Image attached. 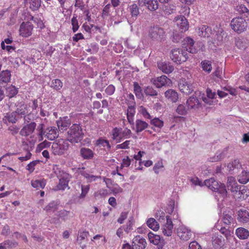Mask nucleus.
<instances>
[{
    "label": "nucleus",
    "instance_id": "obj_19",
    "mask_svg": "<svg viewBox=\"0 0 249 249\" xmlns=\"http://www.w3.org/2000/svg\"><path fill=\"white\" fill-rule=\"evenodd\" d=\"M178 88L181 92L186 94H191L194 90L193 85L183 80L179 82Z\"/></svg>",
    "mask_w": 249,
    "mask_h": 249
},
{
    "label": "nucleus",
    "instance_id": "obj_50",
    "mask_svg": "<svg viewBox=\"0 0 249 249\" xmlns=\"http://www.w3.org/2000/svg\"><path fill=\"white\" fill-rule=\"evenodd\" d=\"M89 235V232L86 231H79L77 236V241L79 242V244L84 240Z\"/></svg>",
    "mask_w": 249,
    "mask_h": 249
},
{
    "label": "nucleus",
    "instance_id": "obj_25",
    "mask_svg": "<svg viewBox=\"0 0 249 249\" xmlns=\"http://www.w3.org/2000/svg\"><path fill=\"white\" fill-rule=\"evenodd\" d=\"M165 97L172 103H176L178 100V95L177 92L172 89H169L164 93Z\"/></svg>",
    "mask_w": 249,
    "mask_h": 249
},
{
    "label": "nucleus",
    "instance_id": "obj_24",
    "mask_svg": "<svg viewBox=\"0 0 249 249\" xmlns=\"http://www.w3.org/2000/svg\"><path fill=\"white\" fill-rule=\"evenodd\" d=\"M218 182L213 178L205 179L203 182V186H205L207 189H209L213 191H215L218 188Z\"/></svg>",
    "mask_w": 249,
    "mask_h": 249
},
{
    "label": "nucleus",
    "instance_id": "obj_10",
    "mask_svg": "<svg viewBox=\"0 0 249 249\" xmlns=\"http://www.w3.org/2000/svg\"><path fill=\"white\" fill-rule=\"evenodd\" d=\"M139 6H145L150 11H155L158 9L159 2L158 0H138Z\"/></svg>",
    "mask_w": 249,
    "mask_h": 249
},
{
    "label": "nucleus",
    "instance_id": "obj_16",
    "mask_svg": "<svg viewBox=\"0 0 249 249\" xmlns=\"http://www.w3.org/2000/svg\"><path fill=\"white\" fill-rule=\"evenodd\" d=\"M233 215V212L231 211H224L223 212L221 220L225 226H229L232 223H234V219Z\"/></svg>",
    "mask_w": 249,
    "mask_h": 249
},
{
    "label": "nucleus",
    "instance_id": "obj_30",
    "mask_svg": "<svg viewBox=\"0 0 249 249\" xmlns=\"http://www.w3.org/2000/svg\"><path fill=\"white\" fill-rule=\"evenodd\" d=\"M71 124V121L66 117L62 120L57 122V125L59 129L61 130H66Z\"/></svg>",
    "mask_w": 249,
    "mask_h": 249
},
{
    "label": "nucleus",
    "instance_id": "obj_21",
    "mask_svg": "<svg viewBox=\"0 0 249 249\" xmlns=\"http://www.w3.org/2000/svg\"><path fill=\"white\" fill-rule=\"evenodd\" d=\"M227 167L229 172L234 174L238 169L242 168V164L238 159H235L228 164Z\"/></svg>",
    "mask_w": 249,
    "mask_h": 249
},
{
    "label": "nucleus",
    "instance_id": "obj_17",
    "mask_svg": "<svg viewBox=\"0 0 249 249\" xmlns=\"http://www.w3.org/2000/svg\"><path fill=\"white\" fill-rule=\"evenodd\" d=\"M36 124L35 122H31L24 125L20 131V134L22 136H28L32 134L35 131Z\"/></svg>",
    "mask_w": 249,
    "mask_h": 249
},
{
    "label": "nucleus",
    "instance_id": "obj_40",
    "mask_svg": "<svg viewBox=\"0 0 249 249\" xmlns=\"http://www.w3.org/2000/svg\"><path fill=\"white\" fill-rule=\"evenodd\" d=\"M134 224V220L133 217H129L128 220L124 226V230L126 233H128L133 230V226Z\"/></svg>",
    "mask_w": 249,
    "mask_h": 249
},
{
    "label": "nucleus",
    "instance_id": "obj_37",
    "mask_svg": "<svg viewBox=\"0 0 249 249\" xmlns=\"http://www.w3.org/2000/svg\"><path fill=\"white\" fill-rule=\"evenodd\" d=\"M148 126V124L141 120H137L136 121V129L137 132H140L144 130Z\"/></svg>",
    "mask_w": 249,
    "mask_h": 249
},
{
    "label": "nucleus",
    "instance_id": "obj_51",
    "mask_svg": "<svg viewBox=\"0 0 249 249\" xmlns=\"http://www.w3.org/2000/svg\"><path fill=\"white\" fill-rule=\"evenodd\" d=\"M151 120V124L154 126L161 128L164 124L163 122L158 118H155Z\"/></svg>",
    "mask_w": 249,
    "mask_h": 249
},
{
    "label": "nucleus",
    "instance_id": "obj_52",
    "mask_svg": "<svg viewBox=\"0 0 249 249\" xmlns=\"http://www.w3.org/2000/svg\"><path fill=\"white\" fill-rule=\"evenodd\" d=\"M212 70V62L209 60L203 61V71L210 73Z\"/></svg>",
    "mask_w": 249,
    "mask_h": 249
},
{
    "label": "nucleus",
    "instance_id": "obj_8",
    "mask_svg": "<svg viewBox=\"0 0 249 249\" xmlns=\"http://www.w3.org/2000/svg\"><path fill=\"white\" fill-rule=\"evenodd\" d=\"M34 26L30 22H23L19 29V35L23 37H28L32 34Z\"/></svg>",
    "mask_w": 249,
    "mask_h": 249
},
{
    "label": "nucleus",
    "instance_id": "obj_57",
    "mask_svg": "<svg viewBox=\"0 0 249 249\" xmlns=\"http://www.w3.org/2000/svg\"><path fill=\"white\" fill-rule=\"evenodd\" d=\"M39 162V161L38 160H34V161H32L31 162H30L26 166V170H27L28 171H29V172L31 173H33L34 172V171L35 170V166L38 164V163Z\"/></svg>",
    "mask_w": 249,
    "mask_h": 249
},
{
    "label": "nucleus",
    "instance_id": "obj_53",
    "mask_svg": "<svg viewBox=\"0 0 249 249\" xmlns=\"http://www.w3.org/2000/svg\"><path fill=\"white\" fill-rule=\"evenodd\" d=\"M44 124H40L37 126L36 129L37 135L38 136L39 140L42 141L43 140V135L44 134Z\"/></svg>",
    "mask_w": 249,
    "mask_h": 249
},
{
    "label": "nucleus",
    "instance_id": "obj_29",
    "mask_svg": "<svg viewBox=\"0 0 249 249\" xmlns=\"http://www.w3.org/2000/svg\"><path fill=\"white\" fill-rule=\"evenodd\" d=\"M207 97L203 98V102L205 103L211 105L213 104V99L214 98L215 96V92L213 91V90L208 88L206 90Z\"/></svg>",
    "mask_w": 249,
    "mask_h": 249
},
{
    "label": "nucleus",
    "instance_id": "obj_28",
    "mask_svg": "<svg viewBox=\"0 0 249 249\" xmlns=\"http://www.w3.org/2000/svg\"><path fill=\"white\" fill-rule=\"evenodd\" d=\"M187 104L189 108H197L200 106V103L198 98L192 96L190 97L187 101Z\"/></svg>",
    "mask_w": 249,
    "mask_h": 249
},
{
    "label": "nucleus",
    "instance_id": "obj_41",
    "mask_svg": "<svg viewBox=\"0 0 249 249\" xmlns=\"http://www.w3.org/2000/svg\"><path fill=\"white\" fill-rule=\"evenodd\" d=\"M18 92V89L15 86L11 85L6 89V93L9 98H12L15 96Z\"/></svg>",
    "mask_w": 249,
    "mask_h": 249
},
{
    "label": "nucleus",
    "instance_id": "obj_27",
    "mask_svg": "<svg viewBox=\"0 0 249 249\" xmlns=\"http://www.w3.org/2000/svg\"><path fill=\"white\" fill-rule=\"evenodd\" d=\"M112 139L117 142L122 141V128L115 127L111 131Z\"/></svg>",
    "mask_w": 249,
    "mask_h": 249
},
{
    "label": "nucleus",
    "instance_id": "obj_1",
    "mask_svg": "<svg viewBox=\"0 0 249 249\" xmlns=\"http://www.w3.org/2000/svg\"><path fill=\"white\" fill-rule=\"evenodd\" d=\"M181 49H175L171 51L170 58L176 63L180 64L185 62L188 58L187 52L191 53H197V49L194 46V41L190 37H186L184 39Z\"/></svg>",
    "mask_w": 249,
    "mask_h": 249
},
{
    "label": "nucleus",
    "instance_id": "obj_26",
    "mask_svg": "<svg viewBox=\"0 0 249 249\" xmlns=\"http://www.w3.org/2000/svg\"><path fill=\"white\" fill-rule=\"evenodd\" d=\"M228 152V148H225L222 151L217 152L214 156L210 158V161L211 162H216L223 159L226 156Z\"/></svg>",
    "mask_w": 249,
    "mask_h": 249
},
{
    "label": "nucleus",
    "instance_id": "obj_9",
    "mask_svg": "<svg viewBox=\"0 0 249 249\" xmlns=\"http://www.w3.org/2000/svg\"><path fill=\"white\" fill-rule=\"evenodd\" d=\"M205 31H203V33H204L205 34L203 35V37L207 38H212L215 32L217 35H221L224 31L220 24L216 25V29H214L213 30H212L211 27L206 25H203Z\"/></svg>",
    "mask_w": 249,
    "mask_h": 249
},
{
    "label": "nucleus",
    "instance_id": "obj_47",
    "mask_svg": "<svg viewBox=\"0 0 249 249\" xmlns=\"http://www.w3.org/2000/svg\"><path fill=\"white\" fill-rule=\"evenodd\" d=\"M5 120H7L9 123H11L12 124L16 123L17 119V114L16 112H13L9 113H7L6 115L5 116Z\"/></svg>",
    "mask_w": 249,
    "mask_h": 249
},
{
    "label": "nucleus",
    "instance_id": "obj_4",
    "mask_svg": "<svg viewBox=\"0 0 249 249\" xmlns=\"http://www.w3.org/2000/svg\"><path fill=\"white\" fill-rule=\"evenodd\" d=\"M69 147V143L67 140L58 139L52 145V153L54 155H62L66 152Z\"/></svg>",
    "mask_w": 249,
    "mask_h": 249
},
{
    "label": "nucleus",
    "instance_id": "obj_18",
    "mask_svg": "<svg viewBox=\"0 0 249 249\" xmlns=\"http://www.w3.org/2000/svg\"><path fill=\"white\" fill-rule=\"evenodd\" d=\"M132 243L134 249H144L147 244L145 239L140 235L135 236Z\"/></svg>",
    "mask_w": 249,
    "mask_h": 249
},
{
    "label": "nucleus",
    "instance_id": "obj_23",
    "mask_svg": "<svg viewBox=\"0 0 249 249\" xmlns=\"http://www.w3.org/2000/svg\"><path fill=\"white\" fill-rule=\"evenodd\" d=\"M238 221L241 223H247L249 221V212L245 209H240L237 212Z\"/></svg>",
    "mask_w": 249,
    "mask_h": 249
},
{
    "label": "nucleus",
    "instance_id": "obj_55",
    "mask_svg": "<svg viewBox=\"0 0 249 249\" xmlns=\"http://www.w3.org/2000/svg\"><path fill=\"white\" fill-rule=\"evenodd\" d=\"M139 111L142 114L143 117L146 119H151L152 117L151 116L149 113L147 111V110L143 106H141L140 107Z\"/></svg>",
    "mask_w": 249,
    "mask_h": 249
},
{
    "label": "nucleus",
    "instance_id": "obj_44",
    "mask_svg": "<svg viewBox=\"0 0 249 249\" xmlns=\"http://www.w3.org/2000/svg\"><path fill=\"white\" fill-rule=\"evenodd\" d=\"M218 188L216 189V192H217L222 197L225 198L227 196V191L226 188V186L224 184L218 183Z\"/></svg>",
    "mask_w": 249,
    "mask_h": 249
},
{
    "label": "nucleus",
    "instance_id": "obj_7",
    "mask_svg": "<svg viewBox=\"0 0 249 249\" xmlns=\"http://www.w3.org/2000/svg\"><path fill=\"white\" fill-rule=\"evenodd\" d=\"M177 236L183 241L189 240L193 236L191 230L184 226H179L177 230Z\"/></svg>",
    "mask_w": 249,
    "mask_h": 249
},
{
    "label": "nucleus",
    "instance_id": "obj_56",
    "mask_svg": "<svg viewBox=\"0 0 249 249\" xmlns=\"http://www.w3.org/2000/svg\"><path fill=\"white\" fill-rule=\"evenodd\" d=\"M108 195V191L106 189H101L98 191L95 192L94 196L96 197L100 196L104 197Z\"/></svg>",
    "mask_w": 249,
    "mask_h": 249
},
{
    "label": "nucleus",
    "instance_id": "obj_33",
    "mask_svg": "<svg viewBox=\"0 0 249 249\" xmlns=\"http://www.w3.org/2000/svg\"><path fill=\"white\" fill-rule=\"evenodd\" d=\"M238 181L242 184H246L249 181V172L245 170L238 176Z\"/></svg>",
    "mask_w": 249,
    "mask_h": 249
},
{
    "label": "nucleus",
    "instance_id": "obj_14",
    "mask_svg": "<svg viewBox=\"0 0 249 249\" xmlns=\"http://www.w3.org/2000/svg\"><path fill=\"white\" fill-rule=\"evenodd\" d=\"M157 66L159 69L166 74L171 73L174 70V66L169 62L160 61L157 63Z\"/></svg>",
    "mask_w": 249,
    "mask_h": 249
},
{
    "label": "nucleus",
    "instance_id": "obj_58",
    "mask_svg": "<svg viewBox=\"0 0 249 249\" xmlns=\"http://www.w3.org/2000/svg\"><path fill=\"white\" fill-rule=\"evenodd\" d=\"M97 143L98 144L101 145L103 147H106L108 150L110 149L111 146L108 140L99 139L97 140Z\"/></svg>",
    "mask_w": 249,
    "mask_h": 249
},
{
    "label": "nucleus",
    "instance_id": "obj_38",
    "mask_svg": "<svg viewBox=\"0 0 249 249\" xmlns=\"http://www.w3.org/2000/svg\"><path fill=\"white\" fill-rule=\"evenodd\" d=\"M134 86V93L136 96L139 99H142L143 97V94L142 93V89L139 84L135 82L133 83Z\"/></svg>",
    "mask_w": 249,
    "mask_h": 249
},
{
    "label": "nucleus",
    "instance_id": "obj_39",
    "mask_svg": "<svg viewBox=\"0 0 249 249\" xmlns=\"http://www.w3.org/2000/svg\"><path fill=\"white\" fill-rule=\"evenodd\" d=\"M216 227L217 229L219 231L220 233L225 236L227 239H228L233 233L229 229H227L225 227H222L219 225H217Z\"/></svg>",
    "mask_w": 249,
    "mask_h": 249
},
{
    "label": "nucleus",
    "instance_id": "obj_13",
    "mask_svg": "<svg viewBox=\"0 0 249 249\" xmlns=\"http://www.w3.org/2000/svg\"><path fill=\"white\" fill-rule=\"evenodd\" d=\"M227 187L229 190L233 193L240 191L241 186L238 185L235 178L231 176L227 178Z\"/></svg>",
    "mask_w": 249,
    "mask_h": 249
},
{
    "label": "nucleus",
    "instance_id": "obj_36",
    "mask_svg": "<svg viewBox=\"0 0 249 249\" xmlns=\"http://www.w3.org/2000/svg\"><path fill=\"white\" fill-rule=\"evenodd\" d=\"M146 224L148 227L154 231H157L159 229L160 226L158 222L153 218H149Z\"/></svg>",
    "mask_w": 249,
    "mask_h": 249
},
{
    "label": "nucleus",
    "instance_id": "obj_5",
    "mask_svg": "<svg viewBox=\"0 0 249 249\" xmlns=\"http://www.w3.org/2000/svg\"><path fill=\"white\" fill-rule=\"evenodd\" d=\"M149 36L153 40L161 41L165 39L166 35L163 28L156 26L150 28Z\"/></svg>",
    "mask_w": 249,
    "mask_h": 249
},
{
    "label": "nucleus",
    "instance_id": "obj_6",
    "mask_svg": "<svg viewBox=\"0 0 249 249\" xmlns=\"http://www.w3.org/2000/svg\"><path fill=\"white\" fill-rule=\"evenodd\" d=\"M231 25L235 32L241 33L246 30L247 27V23L244 18L238 17L232 19Z\"/></svg>",
    "mask_w": 249,
    "mask_h": 249
},
{
    "label": "nucleus",
    "instance_id": "obj_54",
    "mask_svg": "<svg viewBox=\"0 0 249 249\" xmlns=\"http://www.w3.org/2000/svg\"><path fill=\"white\" fill-rule=\"evenodd\" d=\"M81 174L84 178L88 179L89 182L95 181L97 179L101 178V176L90 175L86 172H83Z\"/></svg>",
    "mask_w": 249,
    "mask_h": 249
},
{
    "label": "nucleus",
    "instance_id": "obj_61",
    "mask_svg": "<svg viewBox=\"0 0 249 249\" xmlns=\"http://www.w3.org/2000/svg\"><path fill=\"white\" fill-rule=\"evenodd\" d=\"M5 247H7L8 248H16L18 245V242L16 241H12L10 240H6L4 241L3 242Z\"/></svg>",
    "mask_w": 249,
    "mask_h": 249
},
{
    "label": "nucleus",
    "instance_id": "obj_43",
    "mask_svg": "<svg viewBox=\"0 0 249 249\" xmlns=\"http://www.w3.org/2000/svg\"><path fill=\"white\" fill-rule=\"evenodd\" d=\"M236 11L240 14L247 16L249 14V10L244 4H239L236 6Z\"/></svg>",
    "mask_w": 249,
    "mask_h": 249
},
{
    "label": "nucleus",
    "instance_id": "obj_20",
    "mask_svg": "<svg viewBox=\"0 0 249 249\" xmlns=\"http://www.w3.org/2000/svg\"><path fill=\"white\" fill-rule=\"evenodd\" d=\"M173 224L172 221L169 217L166 218V223L162 228V231L164 235L170 236L173 233Z\"/></svg>",
    "mask_w": 249,
    "mask_h": 249
},
{
    "label": "nucleus",
    "instance_id": "obj_46",
    "mask_svg": "<svg viewBox=\"0 0 249 249\" xmlns=\"http://www.w3.org/2000/svg\"><path fill=\"white\" fill-rule=\"evenodd\" d=\"M41 0H31L30 1V8L32 11L37 10L41 5Z\"/></svg>",
    "mask_w": 249,
    "mask_h": 249
},
{
    "label": "nucleus",
    "instance_id": "obj_62",
    "mask_svg": "<svg viewBox=\"0 0 249 249\" xmlns=\"http://www.w3.org/2000/svg\"><path fill=\"white\" fill-rule=\"evenodd\" d=\"M57 209V206L53 203H50L44 209L47 212H54Z\"/></svg>",
    "mask_w": 249,
    "mask_h": 249
},
{
    "label": "nucleus",
    "instance_id": "obj_11",
    "mask_svg": "<svg viewBox=\"0 0 249 249\" xmlns=\"http://www.w3.org/2000/svg\"><path fill=\"white\" fill-rule=\"evenodd\" d=\"M152 82L153 85L158 88H160L163 86H169L172 83L171 79L164 75L153 79Z\"/></svg>",
    "mask_w": 249,
    "mask_h": 249
},
{
    "label": "nucleus",
    "instance_id": "obj_15",
    "mask_svg": "<svg viewBox=\"0 0 249 249\" xmlns=\"http://www.w3.org/2000/svg\"><path fill=\"white\" fill-rule=\"evenodd\" d=\"M225 239L221 235L215 233L212 237V243L215 249H220L225 245Z\"/></svg>",
    "mask_w": 249,
    "mask_h": 249
},
{
    "label": "nucleus",
    "instance_id": "obj_31",
    "mask_svg": "<svg viewBox=\"0 0 249 249\" xmlns=\"http://www.w3.org/2000/svg\"><path fill=\"white\" fill-rule=\"evenodd\" d=\"M236 234L239 238L246 239L249 236V231L248 230L241 227L236 229Z\"/></svg>",
    "mask_w": 249,
    "mask_h": 249
},
{
    "label": "nucleus",
    "instance_id": "obj_3",
    "mask_svg": "<svg viewBox=\"0 0 249 249\" xmlns=\"http://www.w3.org/2000/svg\"><path fill=\"white\" fill-rule=\"evenodd\" d=\"M67 140L71 143H78L82 139L83 133L79 124H73L67 132Z\"/></svg>",
    "mask_w": 249,
    "mask_h": 249
},
{
    "label": "nucleus",
    "instance_id": "obj_32",
    "mask_svg": "<svg viewBox=\"0 0 249 249\" xmlns=\"http://www.w3.org/2000/svg\"><path fill=\"white\" fill-rule=\"evenodd\" d=\"M31 185L33 187L36 188V189H43L46 184V180L44 178L40 179H36L31 181Z\"/></svg>",
    "mask_w": 249,
    "mask_h": 249
},
{
    "label": "nucleus",
    "instance_id": "obj_59",
    "mask_svg": "<svg viewBox=\"0 0 249 249\" xmlns=\"http://www.w3.org/2000/svg\"><path fill=\"white\" fill-rule=\"evenodd\" d=\"M89 190V185H81V194L80 195L79 197L80 198H84L87 194L88 193Z\"/></svg>",
    "mask_w": 249,
    "mask_h": 249
},
{
    "label": "nucleus",
    "instance_id": "obj_60",
    "mask_svg": "<svg viewBox=\"0 0 249 249\" xmlns=\"http://www.w3.org/2000/svg\"><path fill=\"white\" fill-rule=\"evenodd\" d=\"M110 4H107L103 8L102 13V17L103 18H105L108 17L110 15Z\"/></svg>",
    "mask_w": 249,
    "mask_h": 249
},
{
    "label": "nucleus",
    "instance_id": "obj_64",
    "mask_svg": "<svg viewBox=\"0 0 249 249\" xmlns=\"http://www.w3.org/2000/svg\"><path fill=\"white\" fill-rule=\"evenodd\" d=\"M130 129L125 128L124 130L122 128V140L125 139H128L130 137L131 135Z\"/></svg>",
    "mask_w": 249,
    "mask_h": 249
},
{
    "label": "nucleus",
    "instance_id": "obj_42",
    "mask_svg": "<svg viewBox=\"0 0 249 249\" xmlns=\"http://www.w3.org/2000/svg\"><path fill=\"white\" fill-rule=\"evenodd\" d=\"M63 86L62 82L59 79L52 80L51 87L57 91L59 90Z\"/></svg>",
    "mask_w": 249,
    "mask_h": 249
},
{
    "label": "nucleus",
    "instance_id": "obj_48",
    "mask_svg": "<svg viewBox=\"0 0 249 249\" xmlns=\"http://www.w3.org/2000/svg\"><path fill=\"white\" fill-rule=\"evenodd\" d=\"M129 10L132 17H137L140 13L137 4L133 3L129 6Z\"/></svg>",
    "mask_w": 249,
    "mask_h": 249
},
{
    "label": "nucleus",
    "instance_id": "obj_49",
    "mask_svg": "<svg viewBox=\"0 0 249 249\" xmlns=\"http://www.w3.org/2000/svg\"><path fill=\"white\" fill-rule=\"evenodd\" d=\"M144 92L146 95L150 96H156L158 95V92L151 87H147L144 90Z\"/></svg>",
    "mask_w": 249,
    "mask_h": 249
},
{
    "label": "nucleus",
    "instance_id": "obj_63",
    "mask_svg": "<svg viewBox=\"0 0 249 249\" xmlns=\"http://www.w3.org/2000/svg\"><path fill=\"white\" fill-rule=\"evenodd\" d=\"M131 162V160L128 156L124 157L122 160L121 168L122 169L124 167H128L130 165Z\"/></svg>",
    "mask_w": 249,
    "mask_h": 249
},
{
    "label": "nucleus",
    "instance_id": "obj_22",
    "mask_svg": "<svg viewBox=\"0 0 249 249\" xmlns=\"http://www.w3.org/2000/svg\"><path fill=\"white\" fill-rule=\"evenodd\" d=\"M45 132V136L48 140L51 141L54 140L58 136L57 129L54 126L48 127Z\"/></svg>",
    "mask_w": 249,
    "mask_h": 249
},
{
    "label": "nucleus",
    "instance_id": "obj_12",
    "mask_svg": "<svg viewBox=\"0 0 249 249\" xmlns=\"http://www.w3.org/2000/svg\"><path fill=\"white\" fill-rule=\"evenodd\" d=\"M177 25L181 32H184L188 30L189 24L187 19L183 16H179L175 18Z\"/></svg>",
    "mask_w": 249,
    "mask_h": 249
},
{
    "label": "nucleus",
    "instance_id": "obj_2",
    "mask_svg": "<svg viewBox=\"0 0 249 249\" xmlns=\"http://www.w3.org/2000/svg\"><path fill=\"white\" fill-rule=\"evenodd\" d=\"M54 173L59 178V183L57 185V188L58 190H64L68 186V183L70 181L71 176L68 173L61 170L58 165H55L53 167Z\"/></svg>",
    "mask_w": 249,
    "mask_h": 249
},
{
    "label": "nucleus",
    "instance_id": "obj_45",
    "mask_svg": "<svg viewBox=\"0 0 249 249\" xmlns=\"http://www.w3.org/2000/svg\"><path fill=\"white\" fill-rule=\"evenodd\" d=\"M71 23L72 25V30L73 33L76 32L79 28L78 21L77 19V16L74 14L71 19Z\"/></svg>",
    "mask_w": 249,
    "mask_h": 249
},
{
    "label": "nucleus",
    "instance_id": "obj_35",
    "mask_svg": "<svg viewBox=\"0 0 249 249\" xmlns=\"http://www.w3.org/2000/svg\"><path fill=\"white\" fill-rule=\"evenodd\" d=\"M80 153L82 157L85 159H89L93 157V152L91 149L88 148H81Z\"/></svg>",
    "mask_w": 249,
    "mask_h": 249
},
{
    "label": "nucleus",
    "instance_id": "obj_34",
    "mask_svg": "<svg viewBox=\"0 0 249 249\" xmlns=\"http://www.w3.org/2000/svg\"><path fill=\"white\" fill-rule=\"evenodd\" d=\"M148 237L150 242L155 245H158L160 242V236L152 232L148 233Z\"/></svg>",
    "mask_w": 249,
    "mask_h": 249
}]
</instances>
